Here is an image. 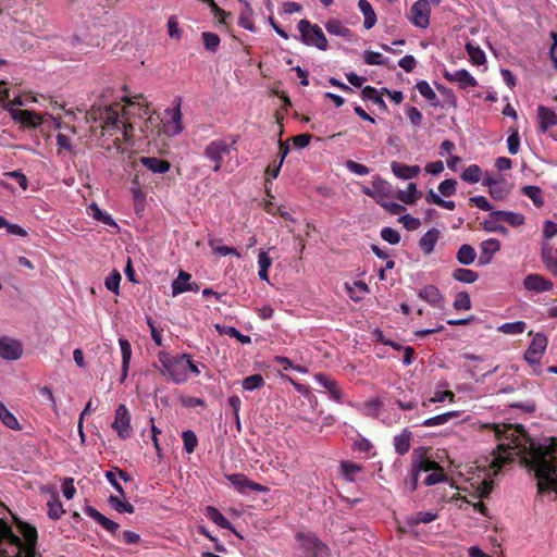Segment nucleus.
Here are the masks:
<instances>
[{
  "label": "nucleus",
  "mask_w": 557,
  "mask_h": 557,
  "mask_svg": "<svg viewBox=\"0 0 557 557\" xmlns=\"http://www.w3.org/2000/svg\"><path fill=\"white\" fill-rule=\"evenodd\" d=\"M456 185H457L456 180L447 178V180H444L443 182H441L437 188H438V191L444 197H451L456 194V190H457Z\"/></svg>",
  "instance_id": "55"
},
{
  "label": "nucleus",
  "mask_w": 557,
  "mask_h": 557,
  "mask_svg": "<svg viewBox=\"0 0 557 557\" xmlns=\"http://www.w3.org/2000/svg\"><path fill=\"white\" fill-rule=\"evenodd\" d=\"M493 218L499 219L500 222H505L512 227H518L524 224L523 214L512 211L496 210L493 211Z\"/></svg>",
  "instance_id": "26"
},
{
  "label": "nucleus",
  "mask_w": 557,
  "mask_h": 557,
  "mask_svg": "<svg viewBox=\"0 0 557 557\" xmlns=\"http://www.w3.org/2000/svg\"><path fill=\"white\" fill-rule=\"evenodd\" d=\"M438 517L437 512L433 511H419L407 519L408 524L418 525L420 523H430L436 520Z\"/></svg>",
  "instance_id": "35"
},
{
  "label": "nucleus",
  "mask_w": 557,
  "mask_h": 557,
  "mask_svg": "<svg viewBox=\"0 0 557 557\" xmlns=\"http://www.w3.org/2000/svg\"><path fill=\"white\" fill-rule=\"evenodd\" d=\"M448 480L447 475L444 473L443 469L442 470H435L433 471L431 474H429L425 479H424V484L426 486H432V485H435L440 482H446Z\"/></svg>",
  "instance_id": "61"
},
{
  "label": "nucleus",
  "mask_w": 557,
  "mask_h": 557,
  "mask_svg": "<svg viewBox=\"0 0 557 557\" xmlns=\"http://www.w3.org/2000/svg\"><path fill=\"white\" fill-rule=\"evenodd\" d=\"M500 242L496 238H488L480 244L479 264L486 265L491 263L493 256L499 251Z\"/></svg>",
  "instance_id": "16"
},
{
  "label": "nucleus",
  "mask_w": 557,
  "mask_h": 557,
  "mask_svg": "<svg viewBox=\"0 0 557 557\" xmlns=\"http://www.w3.org/2000/svg\"><path fill=\"white\" fill-rule=\"evenodd\" d=\"M12 117L14 121L27 127H37L42 123L41 115L29 110H13Z\"/></svg>",
  "instance_id": "19"
},
{
  "label": "nucleus",
  "mask_w": 557,
  "mask_h": 557,
  "mask_svg": "<svg viewBox=\"0 0 557 557\" xmlns=\"http://www.w3.org/2000/svg\"><path fill=\"white\" fill-rule=\"evenodd\" d=\"M454 308L456 310H469L471 308L469 294L466 292L458 293L454 301Z\"/></svg>",
  "instance_id": "59"
},
{
  "label": "nucleus",
  "mask_w": 557,
  "mask_h": 557,
  "mask_svg": "<svg viewBox=\"0 0 557 557\" xmlns=\"http://www.w3.org/2000/svg\"><path fill=\"white\" fill-rule=\"evenodd\" d=\"M495 436L500 442L491 467L497 474L515 456H520L524 465L533 470L537 479L539 493L553 490L557 493V437H549L548 444L535 443L522 425L495 424Z\"/></svg>",
  "instance_id": "1"
},
{
  "label": "nucleus",
  "mask_w": 557,
  "mask_h": 557,
  "mask_svg": "<svg viewBox=\"0 0 557 557\" xmlns=\"http://www.w3.org/2000/svg\"><path fill=\"white\" fill-rule=\"evenodd\" d=\"M381 237L391 245H397L400 242L399 232L393 227H383L381 230Z\"/></svg>",
  "instance_id": "57"
},
{
  "label": "nucleus",
  "mask_w": 557,
  "mask_h": 557,
  "mask_svg": "<svg viewBox=\"0 0 557 557\" xmlns=\"http://www.w3.org/2000/svg\"><path fill=\"white\" fill-rule=\"evenodd\" d=\"M84 511L88 517L94 519L97 523H99L104 530L110 532L112 535H115L116 532L119 531L120 524L102 515L95 507L86 506Z\"/></svg>",
  "instance_id": "15"
},
{
  "label": "nucleus",
  "mask_w": 557,
  "mask_h": 557,
  "mask_svg": "<svg viewBox=\"0 0 557 557\" xmlns=\"http://www.w3.org/2000/svg\"><path fill=\"white\" fill-rule=\"evenodd\" d=\"M441 236V232L432 227L419 240V247L424 255H431L434 251L435 245Z\"/></svg>",
  "instance_id": "23"
},
{
  "label": "nucleus",
  "mask_w": 557,
  "mask_h": 557,
  "mask_svg": "<svg viewBox=\"0 0 557 557\" xmlns=\"http://www.w3.org/2000/svg\"><path fill=\"white\" fill-rule=\"evenodd\" d=\"M418 91L422 97H424L429 101H435L437 99V96L435 91L432 89L430 84L426 81H420L416 85Z\"/></svg>",
  "instance_id": "54"
},
{
  "label": "nucleus",
  "mask_w": 557,
  "mask_h": 557,
  "mask_svg": "<svg viewBox=\"0 0 557 557\" xmlns=\"http://www.w3.org/2000/svg\"><path fill=\"white\" fill-rule=\"evenodd\" d=\"M412 438V432L408 429H404L399 434H396L393 438V444L398 455H405L410 449V442Z\"/></svg>",
  "instance_id": "25"
},
{
  "label": "nucleus",
  "mask_w": 557,
  "mask_h": 557,
  "mask_svg": "<svg viewBox=\"0 0 557 557\" xmlns=\"http://www.w3.org/2000/svg\"><path fill=\"white\" fill-rule=\"evenodd\" d=\"M325 28L327 33L331 35L341 36L345 38L351 35L350 29L336 18L329 20L325 23Z\"/></svg>",
  "instance_id": "30"
},
{
  "label": "nucleus",
  "mask_w": 557,
  "mask_h": 557,
  "mask_svg": "<svg viewBox=\"0 0 557 557\" xmlns=\"http://www.w3.org/2000/svg\"><path fill=\"white\" fill-rule=\"evenodd\" d=\"M482 170L478 164H471L461 174V178L470 184L479 183L481 180Z\"/></svg>",
  "instance_id": "42"
},
{
  "label": "nucleus",
  "mask_w": 557,
  "mask_h": 557,
  "mask_svg": "<svg viewBox=\"0 0 557 557\" xmlns=\"http://www.w3.org/2000/svg\"><path fill=\"white\" fill-rule=\"evenodd\" d=\"M398 199L407 205L414 203L418 199L417 185L414 183H409L407 190L399 191Z\"/></svg>",
  "instance_id": "47"
},
{
  "label": "nucleus",
  "mask_w": 557,
  "mask_h": 557,
  "mask_svg": "<svg viewBox=\"0 0 557 557\" xmlns=\"http://www.w3.org/2000/svg\"><path fill=\"white\" fill-rule=\"evenodd\" d=\"M121 280H122V276L120 274V272H117L116 270H114L104 281V285L106 287L115 293V294H119V287H120V283H121Z\"/></svg>",
  "instance_id": "58"
},
{
  "label": "nucleus",
  "mask_w": 557,
  "mask_h": 557,
  "mask_svg": "<svg viewBox=\"0 0 557 557\" xmlns=\"http://www.w3.org/2000/svg\"><path fill=\"white\" fill-rule=\"evenodd\" d=\"M523 285L525 289L536 293L549 292L554 286L552 281L536 273L528 274L523 280Z\"/></svg>",
  "instance_id": "14"
},
{
  "label": "nucleus",
  "mask_w": 557,
  "mask_h": 557,
  "mask_svg": "<svg viewBox=\"0 0 557 557\" xmlns=\"http://www.w3.org/2000/svg\"><path fill=\"white\" fill-rule=\"evenodd\" d=\"M443 76L448 82L457 83L461 89L475 87L478 85V81L467 70L463 69L457 70L455 72L444 71Z\"/></svg>",
  "instance_id": "13"
},
{
  "label": "nucleus",
  "mask_w": 557,
  "mask_h": 557,
  "mask_svg": "<svg viewBox=\"0 0 557 557\" xmlns=\"http://www.w3.org/2000/svg\"><path fill=\"white\" fill-rule=\"evenodd\" d=\"M121 102L107 104L102 101L95 102L86 112L87 122H99L102 136L109 135L113 138V147L122 150V141H129L134 136L133 119L144 117L148 114V103L143 95L133 98L127 96L122 98Z\"/></svg>",
  "instance_id": "2"
},
{
  "label": "nucleus",
  "mask_w": 557,
  "mask_h": 557,
  "mask_svg": "<svg viewBox=\"0 0 557 557\" xmlns=\"http://www.w3.org/2000/svg\"><path fill=\"white\" fill-rule=\"evenodd\" d=\"M206 516L220 528L232 530L231 522L215 507L208 506Z\"/></svg>",
  "instance_id": "31"
},
{
  "label": "nucleus",
  "mask_w": 557,
  "mask_h": 557,
  "mask_svg": "<svg viewBox=\"0 0 557 557\" xmlns=\"http://www.w3.org/2000/svg\"><path fill=\"white\" fill-rule=\"evenodd\" d=\"M7 228L8 234L25 237L27 236L26 230L17 224L10 223L4 216L0 215V228Z\"/></svg>",
  "instance_id": "51"
},
{
  "label": "nucleus",
  "mask_w": 557,
  "mask_h": 557,
  "mask_svg": "<svg viewBox=\"0 0 557 557\" xmlns=\"http://www.w3.org/2000/svg\"><path fill=\"white\" fill-rule=\"evenodd\" d=\"M13 523L21 533V555L18 557H42L37 550L38 532L37 529L28 522L23 521L16 515H12Z\"/></svg>",
  "instance_id": "5"
},
{
  "label": "nucleus",
  "mask_w": 557,
  "mask_h": 557,
  "mask_svg": "<svg viewBox=\"0 0 557 557\" xmlns=\"http://www.w3.org/2000/svg\"><path fill=\"white\" fill-rule=\"evenodd\" d=\"M546 347H547V337L544 334H542V333H536L533 336V339L530 343L528 348L530 350L536 351L537 354L543 356Z\"/></svg>",
  "instance_id": "49"
},
{
  "label": "nucleus",
  "mask_w": 557,
  "mask_h": 557,
  "mask_svg": "<svg viewBox=\"0 0 557 557\" xmlns=\"http://www.w3.org/2000/svg\"><path fill=\"white\" fill-rule=\"evenodd\" d=\"M226 479L232 483V485L242 494L246 493L248 490L258 492V493H268L269 487L259 484L255 481L249 480L243 473H233L226 475Z\"/></svg>",
  "instance_id": "10"
},
{
  "label": "nucleus",
  "mask_w": 557,
  "mask_h": 557,
  "mask_svg": "<svg viewBox=\"0 0 557 557\" xmlns=\"http://www.w3.org/2000/svg\"><path fill=\"white\" fill-rule=\"evenodd\" d=\"M298 29L304 44L314 46L320 50L327 49V39L319 25L311 24L308 20H300Z\"/></svg>",
  "instance_id": "7"
},
{
  "label": "nucleus",
  "mask_w": 557,
  "mask_h": 557,
  "mask_svg": "<svg viewBox=\"0 0 557 557\" xmlns=\"http://www.w3.org/2000/svg\"><path fill=\"white\" fill-rule=\"evenodd\" d=\"M419 297L429 302L432 307L442 309L444 307V298L440 289L435 285H426L419 292Z\"/></svg>",
  "instance_id": "17"
},
{
  "label": "nucleus",
  "mask_w": 557,
  "mask_h": 557,
  "mask_svg": "<svg viewBox=\"0 0 557 557\" xmlns=\"http://www.w3.org/2000/svg\"><path fill=\"white\" fill-rule=\"evenodd\" d=\"M522 194L529 197L536 207L543 206L544 199L540 187L533 185L524 186L522 188Z\"/></svg>",
  "instance_id": "44"
},
{
  "label": "nucleus",
  "mask_w": 557,
  "mask_h": 557,
  "mask_svg": "<svg viewBox=\"0 0 557 557\" xmlns=\"http://www.w3.org/2000/svg\"><path fill=\"white\" fill-rule=\"evenodd\" d=\"M221 242H222L221 239H213V240L209 242L210 247L216 255H219V256L234 255L237 258L242 257L240 252H238L237 249L222 245Z\"/></svg>",
  "instance_id": "41"
},
{
  "label": "nucleus",
  "mask_w": 557,
  "mask_h": 557,
  "mask_svg": "<svg viewBox=\"0 0 557 557\" xmlns=\"http://www.w3.org/2000/svg\"><path fill=\"white\" fill-rule=\"evenodd\" d=\"M383 94H384L383 90L380 92L376 88H374L372 86H366L361 90V96L363 99L373 101L375 104H377L380 107V109L386 111L387 106L382 98Z\"/></svg>",
  "instance_id": "28"
},
{
  "label": "nucleus",
  "mask_w": 557,
  "mask_h": 557,
  "mask_svg": "<svg viewBox=\"0 0 557 557\" xmlns=\"http://www.w3.org/2000/svg\"><path fill=\"white\" fill-rule=\"evenodd\" d=\"M188 354L180 356H172L170 352L160 351L158 354V360L161 364V373L169 380L176 384L185 383L189 375L185 371V359Z\"/></svg>",
  "instance_id": "3"
},
{
  "label": "nucleus",
  "mask_w": 557,
  "mask_h": 557,
  "mask_svg": "<svg viewBox=\"0 0 557 557\" xmlns=\"http://www.w3.org/2000/svg\"><path fill=\"white\" fill-rule=\"evenodd\" d=\"M508 151L510 154H517L520 147V136L517 129H513L512 133L507 138Z\"/></svg>",
  "instance_id": "63"
},
{
  "label": "nucleus",
  "mask_w": 557,
  "mask_h": 557,
  "mask_svg": "<svg viewBox=\"0 0 557 557\" xmlns=\"http://www.w3.org/2000/svg\"><path fill=\"white\" fill-rule=\"evenodd\" d=\"M341 469H342V473L346 478V480L352 482V481H355L354 474L357 472H360L362 470V467L360 465L351 462V461H343L341 463Z\"/></svg>",
  "instance_id": "52"
},
{
  "label": "nucleus",
  "mask_w": 557,
  "mask_h": 557,
  "mask_svg": "<svg viewBox=\"0 0 557 557\" xmlns=\"http://www.w3.org/2000/svg\"><path fill=\"white\" fill-rule=\"evenodd\" d=\"M556 253H557V250H555L553 248V246H550L547 243H544L542 245V249H541V260H542L543 264L546 265L552 260H554L556 258Z\"/></svg>",
  "instance_id": "62"
},
{
  "label": "nucleus",
  "mask_w": 557,
  "mask_h": 557,
  "mask_svg": "<svg viewBox=\"0 0 557 557\" xmlns=\"http://www.w3.org/2000/svg\"><path fill=\"white\" fill-rule=\"evenodd\" d=\"M466 50H467V52L470 57V60L473 64L483 65L486 62L485 53L483 52V50L480 47L474 46L471 42H468L466 45Z\"/></svg>",
  "instance_id": "40"
},
{
  "label": "nucleus",
  "mask_w": 557,
  "mask_h": 557,
  "mask_svg": "<svg viewBox=\"0 0 557 557\" xmlns=\"http://www.w3.org/2000/svg\"><path fill=\"white\" fill-rule=\"evenodd\" d=\"M358 8L364 16L363 26L366 29L372 28L376 23V14L368 0H359Z\"/></svg>",
  "instance_id": "27"
},
{
  "label": "nucleus",
  "mask_w": 557,
  "mask_h": 557,
  "mask_svg": "<svg viewBox=\"0 0 557 557\" xmlns=\"http://www.w3.org/2000/svg\"><path fill=\"white\" fill-rule=\"evenodd\" d=\"M139 162L154 174H164L172 168L170 161L157 157H140Z\"/></svg>",
  "instance_id": "18"
},
{
  "label": "nucleus",
  "mask_w": 557,
  "mask_h": 557,
  "mask_svg": "<svg viewBox=\"0 0 557 557\" xmlns=\"http://www.w3.org/2000/svg\"><path fill=\"white\" fill-rule=\"evenodd\" d=\"M198 292L199 285L196 282H191L188 284H182L180 281L172 282V294L173 296H177L185 292Z\"/></svg>",
  "instance_id": "53"
},
{
  "label": "nucleus",
  "mask_w": 557,
  "mask_h": 557,
  "mask_svg": "<svg viewBox=\"0 0 557 557\" xmlns=\"http://www.w3.org/2000/svg\"><path fill=\"white\" fill-rule=\"evenodd\" d=\"M265 384V381L261 374H252L247 377H245L242 382V386L245 391H256L263 387Z\"/></svg>",
  "instance_id": "39"
},
{
  "label": "nucleus",
  "mask_w": 557,
  "mask_h": 557,
  "mask_svg": "<svg viewBox=\"0 0 557 557\" xmlns=\"http://www.w3.org/2000/svg\"><path fill=\"white\" fill-rule=\"evenodd\" d=\"M364 62L369 65H386V59L381 53L374 51H364Z\"/></svg>",
  "instance_id": "60"
},
{
  "label": "nucleus",
  "mask_w": 557,
  "mask_h": 557,
  "mask_svg": "<svg viewBox=\"0 0 557 557\" xmlns=\"http://www.w3.org/2000/svg\"><path fill=\"white\" fill-rule=\"evenodd\" d=\"M201 38L207 50L211 52H215L218 50L221 40L215 33L203 32L201 34Z\"/></svg>",
  "instance_id": "50"
},
{
  "label": "nucleus",
  "mask_w": 557,
  "mask_h": 557,
  "mask_svg": "<svg viewBox=\"0 0 557 557\" xmlns=\"http://www.w3.org/2000/svg\"><path fill=\"white\" fill-rule=\"evenodd\" d=\"M315 381L327 392L330 393V396L333 400L336 403L343 401V392L341 387L338 386L337 382L330 379L327 375L323 373H319L315 375Z\"/></svg>",
  "instance_id": "20"
},
{
  "label": "nucleus",
  "mask_w": 557,
  "mask_h": 557,
  "mask_svg": "<svg viewBox=\"0 0 557 557\" xmlns=\"http://www.w3.org/2000/svg\"><path fill=\"white\" fill-rule=\"evenodd\" d=\"M412 467L420 473L423 472H433L435 470H442L441 465L428 457H421L418 462H413Z\"/></svg>",
  "instance_id": "38"
},
{
  "label": "nucleus",
  "mask_w": 557,
  "mask_h": 557,
  "mask_svg": "<svg viewBox=\"0 0 557 557\" xmlns=\"http://www.w3.org/2000/svg\"><path fill=\"white\" fill-rule=\"evenodd\" d=\"M540 119V129L546 132L548 128L557 125V114L554 110L540 106L537 109Z\"/></svg>",
  "instance_id": "24"
},
{
  "label": "nucleus",
  "mask_w": 557,
  "mask_h": 557,
  "mask_svg": "<svg viewBox=\"0 0 557 557\" xmlns=\"http://www.w3.org/2000/svg\"><path fill=\"white\" fill-rule=\"evenodd\" d=\"M456 258L459 263L463 265L472 264L476 258L474 248L469 244H463L459 247Z\"/></svg>",
  "instance_id": "29"
},
{
  "label": "nucleus",
  "mask_w": 557,
  "mask_h": 557,
  "mask_svg": "<svg viewBox=\"0 0 557 557\" xmlns=\"http://www.w3.org/2000/svg\"><path fill=\"white\" fill-rule=\"evenodd\" d=\"M245 9L242 11L239 18H238V25L247 30L255 32L256 27L252 22V9L250 4L247 1H244Z\"/></svg>",
  "instance_id": "36"
},
{
  "label": "nucleus",
  "mask_w": 557,
  "mask_h": 557,
  "mask_svg": "<svg viewBox=\"0 0 557 557\" xmlns=\"http://www.w3.org/2000/svg\"><path fill=\"white\" fill-rule=\"evenodd\" d=\"M62 493L66 499H72L76 493L73 478H65L62 482Z\"/></svg>",
  "instance_id": "64"
},
{
  "label": "nucleus",
  "mask_w": 557,
  "mask_h": 557,
  "mask_svg": "<svg viewBox=\"0 0 557 557\" xmlns=\"http://www.w3.org/2000/svg\"><path fill=\"white\" fill-rule=\"evenodd\" d=\"M216 330L220 333L226 334L230 337L236 338L242 344H250L251 338L248 335L242 334L236 327L234 326H223L216 325Z\"/></svg>",
  "instance_id": "45"
},
{
  "label": "nucleus",
  "mask_w": 557,
  "mask_h": 557,
  "mask_svg": "<svg viewBox=\"0 0 557 557\" xmlns=\"http://www.w3.org/2000/svg\"><path fill=\"white\" fill-rule=\"evenodd\" d=\"M392 172L395 176L401 180H410L419 175L420 166L419 165H407L400 162H392L391 164Z\"/></svg>",
  "instance_id": "22"
},
{
  "label": "nucleus",
  "mask_w": 557,
  "mask_h": 557,
  "mask_svg": "<svg viewBox=\"0 0 557 557\" xmlns=\"http://www.w3.org/2000/svg\"><path fill=\"white\" fill-rule=\"evenodd\" d=\"M527 324L523 321L507 322L498 327V331L504 334H521L525 331Z\"/></svg>",
  "instance_id": "43"
},
{
  "label": "nucleus",
  "mask_w": 557,
  "mask_h": 557,
  "mask_svg": "<svg viewBox=\"0 0 557 557\" xmlns=\"http://www.w3.org/2000/svg\"><path fill=\"white\" fill-rule=\"evenodd\" d=\"M90 209L92 210V215L96 220H98L109 226H117L116 223L114 222V220L112 219V216L109 213L103 212L96 205H92L90 207Z\"/></svg>",
  "instance_id": "56"
},
{
  "label": "nucleus",
  "mask_w": 557,
  "mask_h": 557,
  "mask_svg": "<svg viewBox=\"0 0 557 557\" xmlns=\"http://www.w3.org/2000/svg\"><path fill=\"white\" fill-rule=\"evenodd\" d=\"M411 23L418 27L426 28L430 23L431 7L429 0H418L411 7Z\"/></svg>",
  "instance_id": "12"
},
{
  "label": "nucleus",
  "mask_w": 557,
  "mask_h": 557,
  "mask_svg": "<svg viewBox=\"0 0 557 557\" xmlns=\"http://www.w3.org/2000/svg\"><path fill=\"white\" fill-rule=\"evenodd\" d=\"M0 419L11 430H21L16 417L0 401Z\"/></svg>",
  "instance_id": "34"
},
{
  "label": "nucleus",
  "mask_w": 557,
  "mask_h": 557,
  "mask_svg": "<svg viewBox=\"0 0 557 557\" xmlns=\"http://www.w3.org/2000/svg\"><path fill=\"white\" fill-rule=\"evenodd\" d=\"M47 506H48V516L52 520L60 519L62 517V515L64 513L62 503L60 502V499L57 495L53 496L52 499L47 503Z\"/></svg>",
  "instance_id": "46"
},
{
  "label": "nucleus",
  "mask_w": 557,
  "mask_h": 557,
  "mask_svg": "<svg viewBox=\"0 0 557 557\" xmlns=\"http://www.w3.org/2000/svg\"><path fill=\"white\" fill-rule=\"evenodd\" d=\"M119 345H120L121 354H122V367H121L122 374L120 377V383H123L126 380L127 374H128V369H129V363H131V358H132V346H131L129 342L123 337L119 338Z\"/></svg>",
  "instance_id": "21"
},
{
  "label": "nucleus",
  "mask_w": 557,
  "mask_h": 557,
  "mask_svg": "<svg viewBox=\"0 0 557 557\" xmlns=\"http://www.w3.org/2000/svg\"><path fill=\"white\" fill-rule=\"evenodd\" d=\"M453 277L458 282L471 284L478 281L479 274L470 269L458 268L454 270Z\"/></svg>",
  "instance_id": "37"
},
{
  "label": "nucleus",
  "mask_w": 557,
  "mask_h": 557,
  "mask_svg": "<svg viewBox=\"0 0 557 557\" xmlns=\"http://www.w3.org/2000/svg\"><path fill=\"white\" fill-rule=\"evenodd\" d=\"M112 428L117 433V436L122 440H127L133 435L131 413L124 404H120L117 406Z\"/></svg>",
  "instance_id": "8"
},
{
  "label": "nucleus",
  "mask_w": 557,
  "mask_h": 557,
  "mask_svg": "<svg viewBox=\"0 0 557 557\" xmlns=\"http://www.w3.org/2000/svg\"><path fill=\"white\" fill-rule=\"evenodd\" d=\"M23 345L9 336L0 337V357L8 361L18 360L23 355Z\"/></svg>",
  "instance_id": "11"
},
{
  "label": "nucleus",
  "mask_w": 557,
  "mask_h": 557,
  "mask_svg": "<svg viewBox=\"0 0 557 557\" xmlns=\"http://www.w3.org/2000/svg\"><path fill=\"white\" fill-rule=\"evenodd\" d=\"M457 416H458L457 411H448V412L441 413L435 417L425 419L420 425L428 426V428L443 425V424L449 422L453 418H456Z\"/></svg>",
  "instance_id": "33"
},
{
  "label": "nucleus",
  "mask_w": 557,
  "mask_h": 557,
  "mask_svg": "<svg viewBox=\"0 0 557 557\" xmlns=\"http://www.w3.org/2000/svg\"><path fill=\"white\" fill-rule=\"evenodd\" d=\"M237 136L231 137V140L219 138L210 141L203 149V157L212 163V170L219 172L224 163V158L230 156L234 146L237 144Z\"/></svg>",
  "instance_id": "4"
},
{
  "label": "nucleus",
  "mask_w": 557,
  "mask_h": 557,
  "mask_svg": "<svg viewBox=\"0 0 557 557\" xmlns=\"http://www.w3.org/2000/svg\"><path fill=\"white\" fill-rule=\"evenodd\" d=\"M108 502L110 506L120 513H134L135 511L134 506L131 503L126 502L125 498H123L122 496L110 495Z\"/></svg>",
  "instance_id": "32"
},
{
  "label": "nucleus",
  "mask_w": 557,
  "mask_h": 557,
  "mask_svg": "<svg viewBox=\"0 0 557 557\" xmlns=\"http://www.w3.org/2000/svg\"><path fill=\"white\" fill-rule=\"evenodd\" d=\"M21 537L11 525L0 518V557H18L21 555Z\"/></svg>",
  "instance_id": "6"
},
{
  "label": "nucleus",
  "mask_w": 557,
  "mask_h": 557,
  "mask_svg": "<svg viewBox=\"0 0 557 557\" xmlns=\"http://www.w3.org/2000/svg\"><path fill=\"white\" fill-rule=\"evenodd\" d=\"M297 537L304 549L302 557H329V547L313 534H298Z\"/></svg>",
  "instance_id": "9"
},
{
  "label": "nucleus",
  "mask_w": 557,
  "mask_h": 557,
  "mask_svg": "<svg viewBox=\"0 0 557 557\" xmlns=\"http://www.w3.org/2000/svg\"><path fill=\"white\" fill-rule=\"evenodd\" d=\"M184 449L188 454H193L198 445V438L194 431L187 430L182 433Z\"/></svg>",
  "instance_id": "48"
}]
</instances>
